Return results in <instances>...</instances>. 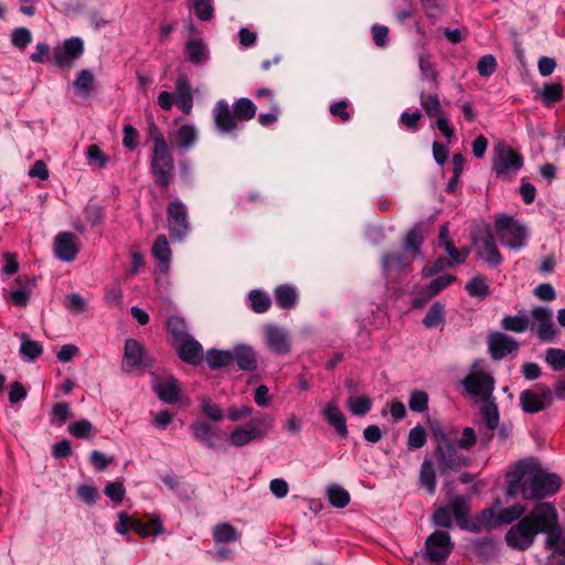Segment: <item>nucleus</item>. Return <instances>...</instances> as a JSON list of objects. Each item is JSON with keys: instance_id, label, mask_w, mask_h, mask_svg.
Here are the masks:
<instances>
[{"instance_id": "7c9ffc66", "label": "nucleus", "mask_w": 565, "mask_h": 565, "mask_svg": "<svg viewBox=\"0 0 565 565\" xmlns=\"http://www.w3.org/2000/svg\"><path fill=\"white\" fill-rule=\"evenodd\" d=\"M191 433L193 437L203 443L209 448H214V438L216 437L215 429L206 422L198 420L191 425Z\"/></svg>"}, {"instance_id": "4d7b16f0", "label": "nucleus", "mask_w": 565, "mask_h": 565, "mask_svg": "<svg viewBox=\"0 0 565 565\" xmlns=\"http://www.w3.org/2000/svg\"><path fill=\"white\" fill-rule=\"evenodd\" d=\"M71 417L70 405L65 402L56 403L52 407L51 423L61 426Z\"/></svg>"}, {"instance_id": "4be33fe9", "label": "nucleus", "mask_w": 565, "mask_h": 565, "mask_svg": "<svg viewBox=\"0 0 565 565\" xmlns=\"http://www.w3.org/2000/svg\"><path fill=\"white\" fill-rule=\"evenodd\" d=\"M488 344L490 353L495 360L503 359L505 355L516 351L519 348L515 340L500 332L491 334L489 337Z\"/></svg>"}, {"instance_id": "09e8293b", "label": "nucleus", "mask_w": 565, "mask_h": 565, "mask_svg": "<svg viewBox=\"0 0 565 565\" xmlns=\"http://www.w3.org/2000/svg\"><path fill=\"white\" fill-rule=\"evenodd\" d=\"M542 99L545 106H551L563 99V85L559 83L546 84L542 90Z\"/></svg>"}, {"instance_id": "e433bc0d", "label": "nucleus", "mask_w": 565, "mask_h": 565, "mask_svg": "<svg viewBox=\"0 0 565 565\" xmlns=\"http://www.w3.org/2000/svg\"><path fill=\"white\" fill-rule=\"evenodd\" d=\"M419 481L429 494L436 491V470L434 462L430 459H424L420 471Z\"/></svg>"}, {"instance_id": "c03bdc74", "label": "nucleus", "mask_w": 565, "mask_h": 565, "mask_svg": "<svg viewBox=\"0 0 565 565\" xmlns=\"http://www.w3.org/2000/svg\"><path fill=\"white\" fill-rule=\"evenodd\" d=\"M328 499L331 505L342 509L350 502L349 492L339 484H332L327 490Z\"/></svg>"}, {"instance_id": "412c9836", "label": "nucleus", "mask_w": 565, "mask_h": 565, "mask_svg": "<svg viewBox=\"0 0 565 565\" xmlns=\"http://www.w3.org/2000/svg\"><path fill=\"white\" fill-rule=\"evenodd\" d=\"M322 417L341 438H347V418L335 402H329L321 411Z\"/></svg>"}, {"instance_id": "864d4df0", "label": "nucleus", "mask_w": 565, "mask_h": 565, "mask_svg": "<svg viewBox=\"0 0 565 565\" xmlns=\"http://www.w3.org/2000/svg\"><path fill=\"white\" fill-rule=\"evenodd\" d=\"M456 280H457V277L455 275L445 274V275L438 276L437 278L433 279L425 287L430 291V295L437 296L443 290H445L447 287H449L451 284H454Z\"/></svg>"}, {"instance_id": "f8f14e48", "label": "nucleus", "mask_w": 565, "mask_h": 565, "mask_svg": "<svg viewBox=\"0 0 565 565\" xmlns=\"http://www.w3.org/2000/svg\"><path fill=\"white\" fill-rule=\"evenodd\" d=\"M547 525L541 533L546 534L545 546L552 551L554 555L565 556V539L563 537L562 527L558 523V513L553 503H547L546 512Z\"/></svg>"}, {"instance_id": "a18cd8bd", "label": "nucleus", "mask_w": 565, "mask_h": 565, "mask_svg": "<svg viewBox=\"0 0 565 565\" xmlns=\"http://www.w3.org/2000/svg\"><path fill=\"white\" fill-rule=\"evenodd\" d=\"M73 86L78 94L87 96L94 88V76L92 72L88 70L78 72Z\"/></svg>"}, {"instance_id": "5fc2aeb1", "label": "nucleus", "mask_w": 565, "mask_h": 565, "mask_svg": "<svg viewBox=\"0 0 565 565\" xmlns=\"http://www.w3.org/2000/svg\"><path fill=\"white\" fill-rule=\"evenodd\" d=\"M32 42L31 31L24 26L15 28L11 33V43L14 47L23 51Z\"/></svg>"}, {"instance_id": "9b49d317", "label": "nucleus", "mask_w": 565, "mask_h": 565, "mask_svg": "<svg viewBox=\"0 0 565 565\" xmlns=\"http://www.w3.org/2000/svg\"><path fill=\"white\" fill-rule=\"evenodd\" d=\"M452 548L450 535L447 532L435 531L426 539L423 557L431 564H440L447 561Z\"/></svg>"}, {"instance_id": "cd10ccee", "label": "nucleus", "mask_w": 565, "mask_h": 565, "mask_svg": "<svg viewBox=\"0 0 565 565\" xmlns=\"http://www.w3.org/2000/svg\"><path fill=\"white\" fill-rule=\"evenodd\" d=\"M276 305L280 309L290 310L296 307L298 302L297 289L291 285H279L274 290Z\"/></svg>"}, {"instance_id": "473e14b6", "label": "nucleus", "mask_w": 565, "mask_h": 565, "mask_svg": "<svg viewBox=\"0 0 565 565\" xmlns=\"http://www.w3.org/2000/svg\"><path fill=\"white\" fill-rule=\"evenodd\" d=\"M232 354L241 370L253 371L256 369V355L252 348L237 345L234 348V352Z\"/></svg>"}, {"instance_id": "c85d7f7f", "label": "nucleus", "mask_w": 565, "mask_h": 565, "mask_svg": "<svg viewBox=\"0 0 565 565\" xmlns=\"http://www.w3.org/2000/svg\"><path fill=\"white\" fill-rule=\"evenodd\" d=\"M448 508L457 524L462 529L467 527L470 511L469 500L463 495H456Z\"/></svg>"}, {"instance_id": "13d9d810", "label": "nucleus", "mask_w": 565, "mask_h": 565, "mask_svg": "<svg viewBox=\"0 0 565 565\" xmlns=\"http://www.w3.org/2000/svg\"><path fill=\"white\" fill-rule=\"evenodd\" d=\"M497 58L492 54H487L480 57L477 63V71L480 76L489 77L497 70Z\"/></svg>"}, {"instance_id": "bb28decb", "label": "nucleus", "mask_w": 565, "mask_h": 565, "mask_svg": "<svg viewBox=\"0 0 565 565\" xmlns=\"http://www.w3.org/2000/svg\"><path fill=\"white\" fill-rule=\"evenodd\" d=\"M184 52L188 60L195 65L205 63L210 55L206 44L200 38L186 41L184 45Z\"/></svg>"}, {"instance_id": "4c0bfd02", "label": "nucleus", "mask_w": 565, "mask_h": 565, "mask_svg": "<svg viewBox=\"0 0 565 565\" xmlns=\"http://www.w3.org/2000/svg\"><path fill=\"white\" fill-rule=\"evenodd\" d=\"M205 358L210 369L212 370L225 367L234 361L232 352L217 349L207 350Z\"/></svg>"}, {"instance_id": "20e7f679", "label": "nucleus", "mask_w": 565, "mask_h": 565, "mask_svg": "<svg viewBox=\"0 0 565 565\" xmlns=\"http://www.w3.org/2000/svg\"><path fill=\"white\" fill-rule=\"evenodd\" d=\"M256 110L255 104L249 98H238L232 108L225 99H221L215 103L212 117L218 132L231 134L239 128V122L253 119Z\"/></svg>"}, {"instance_id": "6e6d98bb", "label": "nucleus", "mask_w": 565, "mask_h": 565, "mask_svg": "<svg viewBox=\"0 0 565 565\" xmlns=\"http://www.w3.org/2000/svg\"><path fill=\"white\" fill-rule=\"evenodd\" d=\"M428 399L426 392L415 390L411 393L408 406L415 413H423L428 408Z\"/></svg>"}, {"instance_id": "ea45409f", "label": "nucleus", "mask_w": 565, "mask_h": 565, "mask_svg": "<svg viewBox=\"0 0 565 565\" xmlns=\"http://www.w3.org/2000/svg\"><path fill=\"white\" fill-rule=\"evenodd\" d=\"M419 103L425 114L430 118L439 117L443 113V106L437 94H426L422 92Z\"/></svg>"}, {"instance_id": "f3484780", "label": "nucleus", "mask_w": 565, "mask_h": 565, "mask_svg": "<svg viewBox=\"0 0 565 565\" xmlns=\"http://www.w3.org/2000/svg\"><path fill=\"white\" fill-rule=\"evenodd\" d=\"M53 250L57 259L71 263L81 250V242L72 232H60L54 237Z\"/></svg>"}, {"instance_id": "0eeeda50", "label": "nucleus", "mask_w": 565, "mask_h": 565, "mask_svg": "<svg viewBox=\"0 0 565 565\" xmlns=\"http://www.w3.org/2000/svg\"><path fill=\"white\" fill-rule=\"evenodd\" d=\"M273 418L268 414H260L247 424L236 426L227 439L234 447L242 448L253 441L263 440L271 429Z\"/></svg>"}, {"instance_id": "79ce46f5", "label": "nucleus", "mask_w": 565, "mask_h": 565, "mask_svg": "<svg viewBox=\"0 0 565 565\" xmlns=\"http://www.w3.org/2000/svg\"><path fill=\"white\" fill-rule=\"evenodd\" d=\"M239 537L238 531L228 523L217 524L213 530V539L217 543L236 542Z\"/></svg>"}, {"instance_id": "a211bd4d", "label": "nucleus", "mask_w": 565, "mask_h": 565, "mask_svg": "<svg viewBox=\"0 0 565 565\" xmlns=\"http://www.w3.org/2000/svg\"><path fill=\"white\" fill-rule=\"evenodd\" d=\"M532 318L536 324L539 339L543 342H552L557 333L552 310L545 307H536L532 310Z\"/></svg>"}, {"instance_id": "bf43d9fd", "label": "nucleus", "mask_w": 565, "mask_h": 565, "mask_svg": "<svg viewBox=\"0 0 565 565\" xmlns=\"http://www.w3.org/2000/svg\"><path fill=\"white\" fill-rule=\"evenodd\" d=\"M93 431V425L87 419H81L70 424L68 433L76 438H87Z\"/></svg>"}, {"instance_id": "4468645a", "label": "nucleus", "mask_w": 565, "mask_h": 565, "mask_svg": "<svg viewBox=\"0 0 565 565\" xmlns=\"http://www.w3.org/2000/svg\"><path fill=\"white\" fill-rule=\"evenodd\" d=\"M475 246L477 256L483 259L489 267L495 268L502 264L503 257L497 246L494 235L489 228L475 239Z\"/></svg>"}, {"instance_id": "ddd939ff", "label": "nucleus", "mask_w": 565, "mask_h": 565, "mask_svg": "<svg viewBox=\"0 0 565 565\" xmlns=\"http://www.w3.org/2000/svg\"><path fill=\"white\" fill-rule=\"evenodd\" d=\"M168 228L174 239H183L190 232L188 209L180 200L171 201L167 207Z\"/></svg>"}, {"instance_id": "f704fd0d", "label": "nucleus", "mask_w": 565, "mask_h": 565, "mask_svg": "<svg viewBox=\"0 0 565 565\" xmlns=\"http://www.w3.org/2000/svg\"><path fill=\"white\" fill-rule=\"evenodd\" d=\"M524 512L525 507L520 503L504 508L498 512L495 515V521L490 523V525L511 524L512 522L522 519L524 516Z\"/></svg>"}, {"instance_id": "a878e982", "label": "nucleus", "mask_w": 565, "mask_h": 565, "mask_svg": "<svg viewBox=\"0 0 565 565\" xmlns=\"http://www.w3.org/2000/svg\"><path fill=\"white\" fill-rule=\"evenodd\" d=\"M175 105L185 115H190L193 108V95L190 82L185 77L175 81Z\"/></svg>"}, {"instance_id": "6e6552de", "label": "nucleus", "mask_w": 565, "mask_h": 565, "mask_svg": "<svg viewBox=\"0 0 565 565\" xmlns=\"http://www.w3.org/2000/svg\"><path fill=\"white\" fill-rule=\"evenodd\" d=\"M524 158L514 148L500 141L493 150L492 170L495 175L504 181H511L523 167Z\"/></svg>"}, {"instance_id": "603ef678", "label": "nucleus", "mask_w": 565, "mask_h": 565, "mask_svg": "<svg viewBox=\"0 0 565 565\" xmlns=\"http://www.w3.org/2000/svg\"><path fill=\"white\" fill-rule=\"evenodd\" d=\"M545 361L554 371H562L565 369V350L550 348L545 353Z\"/></svg>"}, {"instance_id": "0e129e2a", "label": "nucleus", "mask_w": 565, "mask_h": 565, "mask_svg": "<svg viewBox=\"0 0 565 565\" xmlns=\"http://www.w3.org/2000/svg\"><path fill=\"white\" fill-rule=\"evenodd\" d=\"M65 307L72 313H82L86 310V300L79 294L73 292L66 296Z\"/></svg>"}, {"instance_id": "3c124183", "label": "nucleus", "mask_w": 565, "mask_h": 565, "mask_svg": "<svg viewBox=\"0 0 565 565\" xmlns=\"http://www.w3.org/2000/svg\"><path fill=\"white\" fill-rule=\"evenodd\" d=\"M481 416L487 427L492 431L499 426V411L494 403H487L481 407Z\"/></svg>"}, {"instance_id": "c9c22d12", "label": "nucleus", "mask_w": 565, "mask_h": 565, "mask_svg": "<svg viewBox=\"0 0 565 565\" xmlns=\"http://www.w3.org/2000/svg\"><path fill=\"white\" fill-rule=\"evenodd\" d=\"M445 306L441 302L436 301L430 306L424 317L423 324L428 329L443 327L445 324Z\"/></svg>"}, {"instance_id": "774afa93", "label": "nucleus", "mask_w": 565, "mask_h": 565, "mask_svg": "<svg viewBox=\"0 0 565 565\" xmlns=\"http://www.w3.org/2000/svg\"><path fill=\"white\" fill-rule=\"evenodd\" d=\"M77 497L88 505L96 503L98 499V491L96 487L82 484L76 490Z\"/></svg>"}, {"instance_id": "b1692460", "label": "nucleus", "mask_w": 565, "mask_h": 565, "mask_svg": "<svg viewBox=\"0 0 565 565\" xmlns=\"http://www.w3.org/2000/svg\"><path fill=\"white\" fill-rule=\"evenodd\" d=\"M268 348L278 355L287 354L290 351V342L287 332L276 326H269L265 331Z\"/></svg>"}, {"instance_id": "39448f33", "label": "nucleus", "mask_w": 565, "mask_h": 565, "mask_svg": "<svg viewBox=\"0 0 565 565\" xmlns=\"http://www.w3.org/2000/svg\"><path fill=\"white\" fill-rule=\"evenodd\" d=\"M424 242V236L418 227L407 232L404 239V252L390 253L383 256L382 268L387 278L394 279L411 267L413 257L407 252L418 254Z\"/></svg>"}, {"instance_id": "aec40b11", "label": "nucleus", "mask_w": 565, "mask_h": 565, "mask_svg": "<svg viewBox=\"0 0 565 565\" xmlns=\"http://www.w3.org/2000/svg\"><path fill=\"white\" fill-rule=\"evenodd\" d=\"M146 360L147 356L143 345L135 339L126 340L122 369L126 372H131L136 369L147 366L148 363L146 362Z\"/></svg>"}, {"instance_id": "c756f323", "label": "nucleus", "mask_w": 565, "mask_h": 565, "mask_svg": "<svg viewBox=\"0 0 565 565\" xmlns=\"http://www.w3.org/2000/svg\"><path fill=\"white\" fill-rule=\"evenodd\" d=\"M134 531L139 534V536L146 539L151 535H159L164 531L162 521L160 516L153 515L148 522H143L140 519L136 518V522H134Z\"/></svg>"}, {"instance_id": "58836bf2", "label": "nucleus", "mask_w": 565, "mask_h": 565, "mask_svg": "<svg viewBox=\"0 0 565 565\" xmlns=\"http://www.w3.org/2000/svg\"><path fill=\"white\" fill-rule=\"evenodd\" d=\"M470 297L486 298L490 294L489 281L483 275L473 276L466 285Z\"/></svg>"}, {"instance_id": "e2e57ef3", "label": "nucleus", "mask_w": 565, "mask_h": 565, "mask_svg": "<svg viewBox=\"0 0 565 565\" xmlns=\"http://www.w3.org/2000/svg\"><path fill=\"white\" fill-rule=\"evenodd\" d=\"M104 492L115 503L121 502L126 493L124 484L120 481L109 482L106 484Z\"/></svg>"}, {"instance_id": "a19ab883", "label": "nucleus", "mask_w": 565, "mask_h": 565, "mask_svg": "<svg viewBox=\"0 0 565 565\" xmlns=\"http://www.w3.org/2000/svg\"><path fill=\"white\" fill-rule=\"evenodd\" d=\"M249 306L256 313H265L271 306L269 295L263 290H252L248 294Z\"/></svg>"}, {"instance_id": "2eb2a0df", "label": "nucleus", "mask_w": 565, "mask_h": 565, "mask_svg": "<svg viewBox=\"0 0 565 565\" xmlns=\"http://www.w3.org/2000/svg\"><path fill=\"white\" fill-rule=\"evenodd\" d=\"M84 53L81 38L66 39L61 46L54 49V62L61 68H70Z\"/></svg>"}, {"instance_id": "5701e85b", "label": "nucleus", "mask_w": 565, "mask_h": 565, "mask_svg": "<svg viewBox=\"0 0 565 565\" xmlns=\"http://www.w3.org/2000/svg\"><path fill=\"white\" fill-rule=\"evenodd\" d=\"M152 257L158 260L159 271L167 274L172 262V250L164 234L159 235L151 247Z\"/></svg>"}, {"instance_id": "2f4dec72", "label": "nucleus", "mask_w": 565, "mask_h": 565, "mask_svg": "<svg viewBox=\"0 0 565 565\" xmlns=\"http://www.w3.org/2000/svg\"><path fill=\"white\" fill-rule=\"evenodd\" d=\"M198 139V130L194 125L184 124L181 125L175 134L174 141L179 149H189L194 146Z\"/></svg>"}, {"instance_id": "dca6fc26", "label": "nucleus", "mask_w": 565, "mask_h": 565, "mask_svg": "<svg viewBox=\"0 0 565 565\" xmlns=\"http://www.w3.org/2000/svg\"><path fill=\"white\" fill-rule=\"evenodd\" d=\"M553 402V393L548 387L524 390L520 394V405L525 413L536 414L547 408Z\"/></svg>"}, {"instance_id": "1a4fd4ad", "label": "nucleus", "mask_w": 565, "mask_h": 565, "mask_svg": "<svg viewBox=\"0 0 565 565\" xmlns=\"http://www.w3.org/2000/svg\"><path fill=\"white\" fill-rule=\"evenodd\" d=\"M461 384L469 396L482 399H488L494 390V380L481 366L480 360L473 361L469 373L462 379Z\"/></svg>"}, {"instance_id": "9d476101", "label": "nucleus", "mask_w": 565, "mask_h": 565, "mask_svg": "<svg viewBox=\"0 0 565 565\" xmlns=\"http://www.w3.org/2000/svg\"><path fill=\"white\" fill-rule=\"evenodd\" d=\"M150 171L153 175L154 182L161 189H167L170 185L174 172V159L169 146L152 149Z\"/></svg>"}, {"instance_id": "f257e3e1", "label": "nucleus", "mask_w": 565, "mask_h": 565, "mask_svg": "<svg viewBox=\"0 0 565 565\" xmlns=\"http://www.w3.org/2000/svg\"><path fill=\"white\" fill-rule=\"evenodd\" d=\"M430 433L435 444L433 456L441 475L470 466L468 454L478 440L472 427H465L459 436L454 426L436 422L430 425Z\"/></svg>"}, {"instance_id": "37998d69", "label": "nucleus", "mask_w": 565, "mask_h": 565, "mask_svg": "<svg viewBox=\"0 0 565 565\" xmlns=\"http://www.w3.org/2000/svg\"><path fill=\"white\" fill-rule=\"evenodd\" d=\"M372 399L369 396H350L347 401L348 409L355 416H364L372 408Z\"/></svg>"}, {"instance_id": "7ed1b4c3", "label": "nucleus", "mask_w": 565, "mask_h": 565, "mask_svg": "<svg viewBox=\"0 0 565 565\" xmlns=\"http://www.w3.org/2000/svg\"><path fill=\"white\" fill-rule=\"evenodd\" d=\"M548 502L536 503L518 523L513 524L505 533L504 540L509 547L518 551L529 550L537 534L546 527Z\"/></svg>"}, {"instance_id": "49530a36", "label": "nucleus", "mask_w": 565, "mask_h": 565, "mask_svg": "<svg viewBox=\"0 0 565 565\" xmlns=\"http://www.w3.org/2000/svg\"><path fill=\"white\" fill-rule=\"evenodd\" d=\"M42 353L43 348L39 342L30 339H23L20 345V354L23 360L32 362L40 358Z\"/></svg>"}, {"instance_id": "052dcab7", "label": "nucleus", "mask_w": 565, "mask_h": 565, "mask_svg": "<svg viewBox=\"0 0 565 565\" xmlns=\"http://www.w3.org/2000/svg\"><path fill=\"white\" fill-rule=\"evenodd\" d=\"M451 267L452 263L449 259L445 257H438L433 264L423 268V276L429 278Z\"/></svg>"}, {"instance_id": "393cba45", "label": "nucleus", "mask_w": 565, "mask_h": 565, "mask_svg": "<svg viewBox=\"0 0 565 565\" xmlns=\"http://www.w3.org/2000/svg\"><path fill=\"white\" fill-rule=\"evenodd\" d=\"M153 391L158 397L168 404L178 402L181 393V384L174 376L159 381L153 385Z\"/></svg>"}, {"instance_id": "6ab92c4d", "label": "nucleus", "mask_w": 565, "mask_h": 565, "mask_svg": "<svg viewBox=\"0 0 565 565\" xmlns=\"http://www.w3.org/2000/svg\"><path fill=\"white\" fill-rule=\"evenodd\" d=\"M172 347L174 348L179 359L189 365L196 366L203 360V347L193 337L178 343L175 342Z\"/></svg>"}, {"instance_id": "8fccbe9b", "label": "nucleus", "mask_w": 565, "mask_h": 565, "mask_svg": "<svg viewBox=\"0 0 565 565\" xmlns=\"http://www.w3.org/2000/svg\"><path fill=\"white\" fill-rule=\"evenodd\" d=\"M427 443V433L422 425H416L408 433L407 447L408 449H419Z\"/></svg>"}, {"instance_id": "f03ea898", "label": "nucleus", "mask_w": 565, "mask_h": 565, "mask_svg": "<svg viewBox=\"0 0 565 565\" xmlns=\"http://www.w3.org/2000/svg\"><path fill=\"white\" fill-rule=\"evenodd\" d=\"M507 495L516 497L521 494L525 500H539L555 494L561 486L562 479L556 473L547 472L540 466L530 461L518 462L507 473Z\"/></svg>"}, {"instance_id": "338daca9", "label": "nucleus", "mask_w": 565, "mask_h": 565, "mask_svg": "<svg viewBox=\"0 0 565 565\" xmlns=\"http://www.w3.org/2000/svg\"><path fill=\"white\" fill-rule=\"evenodd\" d=\"M433 521L437 526L451 527L452 515L448 507L438 508L433 514Z\"/></svg>"}, {"instance_id": "de8ad7c7", "label": "nucleus", "mask_w": 565, "mask_h": 565, "mask_svg": "<svg viewBox=\"0 0 565 565\" xmlns=\"http://www.w3.org/2000/svg\"><path fill=\"white\" fill-rule=\"evenodd\" d=\"M530 326V321L526 316L518 315V316H507L502 320V328L508 331L513 332H524Z\"/></svg>"}, {"instance_id": "680f3d73", "label": "nucleus", "mask_w": 565, "mask_h": 565, "mask_svg": "<svg viewBox=\"0 0 565 565\" xmlns=\"http://www.w3.org/2000/svg\"><path fill=\"white\" fill-rule=\"evenodd\" d=\"M195 15L202 21H210L213 17L214 8L211 0H194Z\"/></svg>"}, {"instance_id": "423d86ee", "label": "nucleus", "mask_w": 565, "mask_h": 565, "mask_svg": "<svg viewBox=\"0 0 565 565\" xmlns=\"http://www.w3.org/2000/svg\"><path fill=\"white\" fill-rule=\"evenodd\" d=\"M494 234L502 246L513 250L524 248L530 236L525 225L507 214H501L495 217Z\"/></svg>"}, {"instance_id": "72a5a7b5", "label": "nucleus", "mask_w": 565, "mask_h": 565, "mask_svg": "<svg viewBox=\"0 0 565 565\" xmlns=\"http://www.w3.org/2000/svg\"><path fill=\"white\" fill-rule=\"evenodd\" d=\"M167 329L171 335V345L190 338L185 320L179 316H171L167 322Z\"/></svg>"}, {"instance_id": "69168bd1", "label": "nucleus", "mask_w": 565, "mask_h": 565, "mask_svg": "<svg viewBox=\"0 0 565 565\" xmlns=\"http://www.w3.org/2000/svg\"><path fill=\"white\" fill-rule=\"evenodd\" d=\"M122 132H124L122 145L129 151H134L138 147L139 134H138L137 129L132 125L127 124L124 126Z\"/></svg>"}]
</instances>
